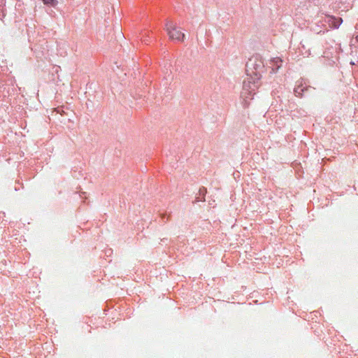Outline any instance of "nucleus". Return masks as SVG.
Returning a JSON list of instances; mask_svg holds the SVG:
<instances>
[{
	"instance_id": "obj_5",
	"label": "nucleus",
	"mask_w": 358,
	"mask_h": 358,
	"mask_svg": "<svg viewBox=\"0 0 358 358\" xmlns=\"http://www.w3.org/2000/svg\"><path fill=\"white\" fill-rule=\"evenodd\" d=\"M43 3L46 5L55 6L57 4V0H43Z\"/></svg>"
},
{
	"instance_id": "obj_3",
	"label": "nucleus",
	"mask_w": 358,
	"mask_h": 358,
	"mask_svg": "<svg viewBox=\"0 0 358 358\" xmlns=\"http://www.w3.org/2000/svg\"><path fill=\"white\" fill-rule=\"evenodd\" d=\"M330 27L337 29L342 24L343 20L341 17H336L334 16H329L327 21Z\"/></svg>"
},
{
	"instance_id": "obj_6",
	"label": "nucleus",
	"mask_w": 358,
	"mask_h": 358,
	"mask_svg": "<svg viewBox=\"0 0 358 358\" xmlns=\"http://www.w3.org/2000/svg\"><path fill=\"white\" fill-rule=\"evenodd\" d=\"M299 88V87L295 89L294 92H295V93H299L300 94V92H298Z\"/></svg>"
},
{
	"instance_id": "obj_4",
	"label": "nucleus",
	"mask_w": 358,
	"mask_h": 358,
	"mask_svg": "<svg viewBox=\"0 0 358 358\" xmlns=\"http://www.w3.org/2000/svg\"><path fill=\"white\" fill-rule=\"evenodd\" d=\"M282 60L280 57H275L271 60L272 65V72L275 73L282 66Z\"/></svg>"
},
{
	"instance_id": "obj_1",
	"label": "nucleus",
	"mask_w": 358,
	"mask_h": 358,
	"mask_svg": "<svg viewBox=\"0 0 358 358\" xmlns=\"http://www.w3.org/2000/svg\"><path fill=\"white\" fill-rule=\"evenodd\" d=\"M256 89L257 86L250 80L244 81L241 96L246 106L249 104L250 100L252 99L253 96L255 94Z\"/></svg>"
},
{
	"instance_id": "obj_2",
	"label": "nucleus",
	"mask_w": 358,
	"mask_h": 358,
	"mask_svg": "<svg viewBox=\"0 0 358 358\" xmlns=\"http://www.w3.org/2000/svg\"><path fill=\"white\" fill-rule=\"evenodd\" d=\"M165 29L171 40L180 42L184 41L185 34L182 33L178 27H176L173 22L168 21L166 23Z\"/></svg>"
},
{
	"instance_id": "obj_7",
	"label": "nucleus",
	"mask_w": 358,
	"mask_h": 358,
	"mask_svg": "<svg viewBox=\"0 0 358 358\" xmlns=\"http://www.w3.org/2000/svg\"><path fill=\"white\" fill-rule=\"evenodd\" d=\"M356 40L358 42V36L356 37Z\"/></svg>"
}]
</instances>
